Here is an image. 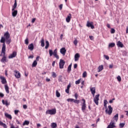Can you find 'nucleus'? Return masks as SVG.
Segmentation results:
<instances>
[{
	"label": "nucleus",
	"instance_id": "nucleus-54",
	"mask_svg": "<svg viewBox=\"0 0 128 128\" xmlns=\"http://www.w3.org/2000/svg\"><path fill=\"white\" fill-rule=\"evenodd\" d=\"M2 126H3V128H8V126H6V124H4L2 125Z\"/></svg>",
	"mask_w": 128,
	"mask_h": 128
},
{
	"label": "nucleus",
	"instance_id": "nucleus-26",
	"mask_svg": "<svg viewBox=\"0 0 128 128\" xmlns=\"http://www.w3.org/2000/svg\"><path fill=\"white\" fill-rule=\"evenodd\" d=\"M5 42L7 44H10L12 42V39L10 38H6Z\"/></svg>",
	"mask_w": 128,
	"mask_h": 128
},
{
	"label": "nucleus",
	"instance_id": "nucleus-45",
	"mask_svg": "<svg viewBox=\"0 0 128 128\" xmlns=\"http://www.w3.org/2000/svg\"><path fill=\"white\" fill-rule=\"evenodd\" d=\"M86 72H84L83 74H82V76L83 78H86Z\"/></svg>",
	"mask_w": 128,
	"mask_h": 128
},
{
	"label": "nucleus",
	"instance_id": "nucleus-5",
	"mask_svg": "<svg viewBox=\"0 0 128 128\" xmlns=\"http://www.w3.org/2000/svg\"><path fill=\"white\" fill-rule=\"evenodd\" d=\"M2 54H3V58L1 60L2 62H6V51L2 52Z\"/></svg>",
	"mask_w": 128,
	"mask_h": 128
},
{
	"label": "nucleus",
	"instance_id": "nucleus-19",
	"mask_svg": "<svg viewBox=\"0 0 128 128\" xmlns=\"http://www.w3.org/2000/svg\"><path fill=\"white\" fill-rule=\"evenodd\" d=\"M80 54H78V53L76 54L74 56V60L75 62H78V60H80Z\"/></svg>",
	"mask_w": 128,
	"mask_h": 128
},
{
	"label": "nucleus",
	"instance_id": "nucleus-21",
	"mask_svg": "<svg viewBox=\"0 0 128 128\" xmlns=\"http://www.w3.org/2000/svg\"><path fill=\"white\" fill-rule=\"evenodd\" d=\"M34 44H30L28 45V50H34Z\"/></svg>",
	"mask_w": 128,
	"mask_h": 128
},
{
	"label": "nucleus",
	"instance_id": "nucleus-63",
	"mask_svg": "<svg viewBox=\"0 0 128 128\" xmlns=\"http://www.w3.org/2000/svg\"><path fill=\"white\" fill-rule=\"evenodd\" d=\"M4 123L0 121V126H2V125L4 124Z\"/></svg>",
	"mask_w": 128,
	"mask_h": 128
},
{
	"label": "nucleus",
	"instance_id": "nucleus-46",
	"mask_svg": "<svg viewBox=\"0 0 128 128\" xmlns=\"http://www.w3.org/2000/svg\"><path fill=\"white\" fill-rule=\"evenodd\" d=\"M110 32L111 34H114V32H116V30H114V28H111Z\"/></svg>",
	"mask_w": 128,
	"mask_h": 128
},
{
	"label": "nucleus",
	"instance_id": "nucleus-23",
	"mask_svg": "<svg viewBox=\"0 0 128 128\" xmlns=\"http://www.w3.org/2000/svg\"><path fill=\"white\" fill-rule=\"evenodd\" d=\"M12 16H14V18H15V16H16V14H18V10H12Z\"/></svg>",
	"mask_w": 128,
	"mask_h": 128
},
{
	"label": "nucleus",
	"instance_id": "nucleus-43",
	"mask_svg": "<svg viewBox=\"0 0 128 128\" xmlns=\"http://www.w3.org/2000/svg\"><path fill=\"white\" fill-rule=\"evenodd\" d=\"M52 78H56V74L54 72H52Z\"/></svg>",
	"mask_w": 128,
	"mask_h": 128
},
{
	"label": "nucleus",
	"instance_id": "nucleus-62",
	"mask_svg": "<svg viewBox=\"0 0 128 128\" xmlns=\"http://www.w3.org/2000/svg\"><path fill=\"white\" fill-rule=\"evenodd\" d=\"M89 38L91 40H94V37L92 36H90Z\"/></svg>",
	"mask_w": 128,
	"mask_h": 128
},
{
	"label": "nucleus",
	"instance_id": "nucleus-16",
	"mask_svg": "<svg viewBox=\"0 0 128 128\" xmlns=\"http://www.w3.org/2000/svg\"><path fill=\"white\" fill-rule=\"evenodd\" d=\"M90 90L93 96H94V94H96V88L92 87L90 88Z\"/></svg>",
	"mask_w": 128,
	"mask_h": 128
},
{
	"label": "nucleus",
	"instance_id": "nucleus-15",
	"mask_svg": "<svg viewBox=\"0 0 128 128\" xmlns=\"http://www.w3.org/2000/svg\"><path fill=\"white\" fill-rule=\"evenodd\" d=\"M4 36L5 39L10 38V33L8 32H6L4 34Z\"/></svg>",
	"mask_w": 128,
	"mask_h": 128
},
{
	"label": "nucleus",
	"instance_id": "nucleus-25",
	"mask_svg": "<svg viewBox=\"0 0 128 128\" xmlns=\"http://www.w3.org/2000/svg\"><path fill=\"white\" fill-rule=\"evenodd\" d=\"M4 88H5V90L7 94H10V90H10V88H8V84H6L4 86Z\"/></svg>",
	"mask_w": 128,
	"mask_h": 128
},
{
	"label": "nucleus",
	"instance_id": "nucleus-1",
	"mask_svg": "<svg viewBox=\"0 0 128 128\" xmlns=\"http://www.w3.org/2000/svg\"><path fill=\"white\" fill-rule=\"evenodd\" d=\"M108 102L106 100H104V106L106 108L105 112L106 114H108L110 115L112 113V107L111 106H108V108H109V110H108V106L106 104H108Z\"/></svg>",
	"mask_w": 128,
	"mask_h": 128
},
{
	"label": "nucleus",
	"instance_id": "nucleus-14",
	"mask_svg": "<svg viewBox=\"0 0 128 128\" xmlns=\"http://www.w3.org/2000/svg\"><path fill=\"white\" fill-rule=\"evenodd\" d=\"M53 56H55L57 60H58V58H60V57L58 55V50H54V51Z\"/></svg>",
	"mask_w": 128,
	"mask_h": 128
},
{
	"label": "nucleus",
	"instance_id": "nucleus-17",
	"mask_svg": "<svg viewBox=\"0 0 128 128\" xmlns=\"http://www.w3.org/2000/svg\"><path fill=\"white\" fill-rule=\"evenodd\" d=\"M112 120H112L113 122H118V114H116L113 118H112Z\"/></svg>",
	"mask_w": 128,
	"mask_h": 128
},
{
	"label": "nucleus",
	"instance_id": "nucleus-52",
	"mask_svg": "<svg viewBox=\"0 0 128 128\" xmlns=\"http://www.w3.org/2000/svg\"><path fill=\"white\" fill-rule=\"evenodd\" d=\"M74 97H75L76 100H78V94H76V93L75 94Z\"/></svg>",
	"mask_w": 128,
	"mask_h": 128
},
{
	"label": "nucleus",
	"instance_id": "nucleus-39",
	"mask_svg": "<svg viewBox=\"0 0 128 128\" xmlns=\"http://www.w3.org/2000/svg\"><path fill=\"white\" fill-rule=\"evenodd\" d=\"M49 54H50V56H52V54H54V52H52V50H49Z\"/></svg>",
	"mask_w": 128,
	"mask_h": 128
},
{
	"label": "nucleus",
	"instance_id": "nucleus-56",
	"mask_svg": "<svg viewBox=\"0 0 128 128\" xmlns=\"http://www.w3.org/2000/svg\"><path fill=\"white\" fill-rule=\"evenodd\" d=\"M0 96L1 98H4V95L2 93H0Z\"/></svg>",
	"mask_w": 128,
	"mask_h": 128
},
{
	"label": "nucleus",
	"instance_id": "nucleus-41",
	"mask_svg": "<svg viewBox=\"0 0 128 128\" xmlns=\"http://www.w3.org/2000/svg\"><path fill=\"white\" fill-rule=\"evenodd\" d=\"M126 124L125 123H120V128H124V125Z\"/></svg>",
	"mask_w": 128,
	"mask_h": 128
},
{
	"label": "nucleus",
	"instance_id": "nucleus-44",
	"mask_svg": "<svg viewBox=\"0 0 128 128\" xmlns=\"http://www.w3.org/2000/svg\"><path fill=\"white\" fill-rule=\"evenodd\" d=\"M104 56L106 60H110V57L108 56L104 55Z\"/></svg>",
	"mask_w": 128,
	"mask_h": 128
},
{
	"label": "nucleus",
	"instance_id": "nucleus-40",
	"mask_svg": "<svg viewBox=\"0 0 128 128\" xmlns=\"http://www.w3.org/2000/svg\"><path fill=\"white\" fill-rule=\"evenodd\" d=\"M74 98H68V99H67V102H74Z\"/></svg>",
	"mask_w": 128,
	"mask_h": 128
},
{
	"label": "nucleus",
	"instance_id": "nucleus-57",
	"mask_svg": "<svg viewBox=\"0 0 128 128\" xmlns=\"http://www.w3.org/2000/svg\"><path fill=\"white\" fill-rule=\"evenodd\" d=\"M66 94H68V92H70V89L66 88Z\"/></svg>",
	"mask_w": 128,
	"mask_h": 128
},
{
	"label": "nucleus",
	"instance_id": "nucleus-42",
	"mask_svg": "<svg viewBox=\"0 0 128 128\" xmlns=\"http://www.w3.org/2000/svg\"><path fill=\"white\" fill-rule=\"evenodd\" d=\"M74 104H80V100H76V99L74 100Z\"/></svg>",
	"mask_w": 128,
	"mask_h": 128
},
{
	"label": "nucleus",
	"instance_id": "nucleus-10",
	"mask_svg": "<svg viewBox=\"0 0 128 128\" xmlns=\"http://www.w3.org/2000/svg\"><path fill=\"white\" fill-rule=\"evenodd\" d=\"M14 76L16 78H20V72L15 70H14Z\"/></svg>",
	"mask_w": 128,
	"mask_h": 128
},
{
	"label": "nucleus",
	"instance_id": "nucleus-50",
	"mask_svg": "<svg viewBox=\"0 0 128 128\" xmlns=\"http://www.w3.org/2000/svg\"><path fill=\"white\" fill-rule=\"evenodd\" d=\"M10 128H18V127L14 126V124H10Z\"/></svg>",
	"mask_w": 128,
	"mask_h": 128
},
{
	"label": "nucleus",
	"instance_id": "nucleus-64",
	"mask_svg": "<svg viewBox=\"0 0 128 128\" xmlns=\"http://www.w3.org/2000/svg\"><path fill=\"white\" fill-rule=\"evenodd\" d=\"M4 123L0 121V126H2V125L4 124Z\"/></svg>",
	"mask_w": 128,
	"mask_h": 128
},
{
	"label": "nucleus",
	"instance_id": "nucleus-7",
	"mask_svg": "<svg viewBox=\"0 0 128 128\" xmlns=\"http://www.w3.org/2000/svg\"><path fill=\"white\" fill-rule=\"evenodd\" d=\"M82 101L83 102V103L82 104V112H84L86 110V100L84 99H82Z\"/></svg>",
	"mask_w": 128,
	"mask_h": 128
},
{
	"label": "nucleus",
	"instance_id": "nucleus-55",
	"mask_svg": "<svg viewBox=\"0 0 128 128\" xmlns=\"http://www.w3.org/2000/svg\"><path fill=\"white\" fill-rule=\"evenodd\" d=\"M59 8H60V10H62V4H60Z\"/></svg>",
	"mask_w": 128,
	"mask_h": 128
},
{
	"label": "nucleus",
	"instance_id": "nucleus-6",
	"mask_svg": "<svg viewBox=\"0 0 128 128\" xmlns=\"http://www.w3.org/2000/svg\"><path fill=\"white\" fill-rule=\"evenodd\" d=\"M64 64H66V62H64V60L60 59L59 62L60 68H64Z\"/></svg>",
	"mask_w": 128,
	"mask_h": 128
},
{
	"label": "nucleus",
	"instance_id": "nucleus-27",
	"mask_svg": "<svg viewBox=\"0 0 128 128\" xmlns=\"http://www.w3.org/2000/svg\"><path fill=\"white\" fill-rule=\"evenodd\" d=\"M5 42L7 44H10L12 42V39L10 38H6Z\"/></svg>",
	"mask_w": 128,
	"mask_h": 128
},
{
	"label": "nucleus",
	"instance_id": "nucleus-49",
	"mask_svg": "<svg viewBox=\"0 0 128 128\" xmlns=\"http://www.w3.org/2000/svg\"><path fill=\"white\" fill-rule=\"evenodd\" d=\"M80 82V80H78L76 81V84H79Z\"/></svg>",
	"mask_w": 128,
	"mask_h": 128
},
{
	"label": "nucleus",
	"instance_id": "nucleus-9",
	"mask_svg": "<svg viewBox=\"0 0 128 128\" xmlns=\"http://www.w3.org/2000/svg\"><path fill=\"white\" fill-rule=\"evenodd\" d=\"M92 24V22H90V21H88L86 26H88V28H90L92 30H94V24Z\"/></svg>",
	"mask_w": 128,
	"mask_h": 128
},
{
	"label": "nucleus",
	"instance_id": "nucleus-60",
	"mask_svg": "<svg viewBox=\"0 0 128 128\" xmlns=\"http://www.w3.org/2000/svg\"><path fill=\"white\" fill-rule=\"evenodd\" d=\"M78 68V64H74V68Z\"/></svg>",
	"mask_w": 128,
	"mask_h": 128
},
{
	"label": "nucleus",
	"instance_id": "nucleus-47",
	"mask_svg": "<svg viewBox=\"0 0 128 128\" xmlns=\"http://www.w3.org/2000/svg\"><path fill=\"white\" fill-rule=\"evenodd\" d=\"M117 80H118V82H120L122 80V78H120V76H118L117 77Z\"/></svg>",
	"mask_w": 128,
	"mask_h": 128
},
{
	"label": "nucleus",
	"instance_id": "nucleus-11",
	"mask_svg": "<svg viewBox=\"0 0 128 128\" xmlns=\"http://www.w3.org/2000/svg\"><path fill=\"white\" fill-rule=\"evenodd\" d=\"M0 79L1 80V82L2 84H6V80L4 77L1 76Z\"/></svg>",
	"mask_w": 128,
	"mask_h": 128
},
{
	"label": "nucleus",
	"instance_id": "nucleus-61",
	"mask_svg": "<svg viewBox=\"0 0 128 128\" xmlns=\"http://www.w3.org/2000/svg\"><path fill=\"white\" fill-rule=\"evenodd\" d=\"M113 67H114V65L113 64H110L109 66L110 68H112Z\"/></svg>",
	"mask_w": 128,
	"mask_h": 128
},
{
	"label": "nucleus",
	"instance_id": "nucleus-48",
	"mask_svg": "<svg viewBox=\"0 0 128 128\" xmlns=\"http://www.w3.org/2000/svg\"><path fill=\"white\" fill-rule=\"evenodd\" d=\"M25 44H28V38L25 40Z\"/></svg>",
	"mask_w": 128,
	"mask_h": 128
},
{
	"label": "nucleus",
	"instance_id": "nucleus-20",
	"mask_svg": "<svg viewBox=\"0 0 128 128\" xmlns=\"http://www.w3.org/2000/svg\"><path fill=\"white\" fill-rule=\"evenodd\" d=\"M117 46L118 48H124V44H122L120 41H118L117 42Z\"/></svg>",
	"mask_w": 128,
	"mask_h": 128
},
{
	"label": "nucleus",
	"instance_id": "nucleus-53",
	"mask_svg": "<svg viewBox=\"0 0 128 128\" xmlns=\"http://www.w3.org/2000/svg\"><path fill=\"white\" fill-rule=\"evenodd\" d=\"M20 112V110H14V114H18V112Z\"/></svg>",
	"mask_w": 128,
	"mask_h": 128
},
{
	"label": "nucleus",
	"instance_id": "nucleus-18",
	"mask_svg": "<svg viewBox=\"0 0 128 128\" xmlns=\"http://www.w3.org/2000/svg\"><path fill=\"white\" fill-rule=\"evenodd\" d=\"M70 18H72V14H69L66 18V22H70Z\"/></svg>",
	"mask_w": 128,
	"mask_h": 128
},
{
	"label": "nucleus",
	"instance_id": "nucleus-30",
	"mask_svg": "<svg viewBox=\"0 0 128 128\" xmlns=\"http://www.w3.org/2000/svg\"><path fill=\"white\" fill-rule=\"evenodd\" d=\"M98 70V72H102L104 70V66L102 65L99 66Z\"/></svg>",
	"mask_w": 128,
	"mask_h": 128
},
{
	"label": "nucleus",
	"instance_id": "nucleus-31",
	"mask_svg": "<svg viewBox=\"0 0 128 128\" xmlns=\"http://www.w3.org/2000/svg\"><path fill=\"white\" fill-rule=\"evenodd\" d=\"M37 64H38V62H36V60H35L33 62V63H32V68H34V67L36 66Z\"/></svg>",
	"mask_w": 128,
	"mask_h": 128
},
{
	"label": "nucleus",
	"instance_id": "nucleus-36",
	"mask_svg": "<svg viewBox=\"0 0 128 128\" xmlns=\"http://www.w3.org/2000/svg\"><path fill=\"white\" fill-rule=\"evenodd\" d=\"M56 96L57 98H60V94L59 93L58 90H56Z\"/></svg>",
	"mask_w": 128,
	"mask_h": 128
},
{
	"label": "nucleus",
	"instance_id": "nucleus-38",
	"mask_svg": "<svg viewBox=\"0 0 128 128\" xmlns=\"http://www.w3.org/2000/svg\"><path fill=\"white\" fill-rule=\"evenodd\" d=\"M73 42H74V46L78 45V42L76 38H74V40Z\"/></svg>",
	"mask_w": 128,
	"mask_h": 128
},
{
	"label": "nucleus",
	"instance_id": "nucleus-32",
	"mask_svg": "<svg viewBox=\"0 0 128 128\" xmlns=\"http://www.w3.org/2000/svg\"><path fill=\"white\" fill-rule=\"evenodd\" d=\"M46 46H45V48L47 50V48H48V46H50V42H48V41L47 40L46 42Z\"/></svg>",
	"mask_w": 128,
	"mask_h": 128
},
{
	"label": "nucleus",
	"instance_id": "nucleus-35",
	"mask_svg": "<svg viewBox=\"0 0 128 128\" xmlns=\"http://www.w3.org/2000/svg\"><path fill=\"white\" fill-rule=\"evenodd\" d=\"M57 125L56 124L53 122L52 124V128H56Z\"/></svg>",
	"mask_w": 128,
	"mask_h": 128
},
{
	"label": "nucleus",
	"instance_id": "nucleus-28",
	"mask_svg": "<svg viewBox=\"0 0 128 128\" xmlns=\"http://www.w3.org/2000/svg\"><path fill=\"white\" fill-rule=\"evenodd\" d=\"M2 102L3 104H5L6 106H10V103H8V100L4 101V100H2Z\"/></svg>",
	"mask_w": 128,
	"mask_h": 128
},
{
	"label": "nucleus",
	"instance_id": "nucleus-2",
	"mask_svg": "<svg viewBox=\"0 0 128 128\" xmlns=\"http://www.w3.org/2000/svg\"><path fill=\"white\" fill-rule=\"evenodd\" d=\"M0 42H1V44H2V52H6V39L4 38V37L2 36L1 38V39L0 40Z\"/></svg>",
	"mask_w": 128,
	"mask_h": 128
},
{
	"label": "nucleus",
	"instance_id": "nucleus-58",
	"mask_svg": "<svg viewBox=\"0 0 128 128\" xmlns=\"http://www.w3.org/2000/svg\"><path fill=\"white\" fill-rule=\"evenodd\" d=\"M36 18H34L32 20V24H34V22H36Z\"/></svg>",
	"mask_w": 128,
	"mask_h": 128
},
{
	"label": "nucleus",
	"instance_id": "nucleus-34",
	"mask_svg": "<svg viewBox=\"0 0 128 128\" xmlns=\"http://www.w3.org/2000/svg\"><path fill=\"white\" fill-rule=\"evenodd\" d=\"M71 70H72V64L68 66V72H70Z\"/></svg>",
	"mask_w": 128,
	"mask_h": 128
},
{
	"label": "nucleus",
	"instance_id": "nucleus-51",
	"mask_svg": "<svg viewBox=\"0 0 128 128\" xmlns=\"http://www.w3.org/2000/svg\"><path fill=\"white\" fill-rule=\"evenodd\" d=\"M23 108H24V110H26V108H28V106L26 104L23 105Z\"/></svg>",
	"mask_w": 128,
	"mask_h": 128
},
{
	"label": "nucleus",
	"instance_id": "nucleus-24",
	"mask_svg": "<svg viewBox=\"0 0 128 128\" xmlns=\"http://www.w3.org/2000/svg\"><path fill=\"white\" fill-rule=\"evenodd\" d=\"M17 6H18V4L16 3V0H14V4L12 6V10H14L16 8Z\"/></svg>",
	"mask_w": 128,
	"mask_h": 128
},
{
	"label": "nucleus",
	"instance_id": "nucleus-4",
	"mask_svg": "<svg viewBox=\"0 0 128 128\" xmlns=\"http://www.w3.org/2000/svg\"><path fill=\"white\" fill-rule=\"evenodd\" d=\"M94 100L96 104V106H98V100H100V94H98L95 96Z\"/></svg>",
	"mask_w": 128,
	"mask_h": 128
},
{
	"label": "nucleus",
	"instance_id": "nucleus-59",
	"mask_svg": "<svg viewBox=\"0 0 128 128\" xmlns=\"http://www.w3.org/2000/svg\"><path fill=\"white\" fill-rule=\"evenodd\" d=\"M70 84H69L67 86V89L70 90Z\"/></svg>",
	"mask_w": 128,
	"mask_h": 128
},
{
	"label": "nucleus",
	"instance_id": "nucleus-13",
	"mask_svg": "<svg viewBox=\"0 0 128 128\" xmlns=\"http://www.w3.org/2000/svg\"><path fill=\"white\" fill-rule=\"evenodd\" d=\"M60 52L62 54H63V56H65L66 52V48H62L60 50Z\"/></svg>",
	"mask_w": 128,
	"mask_h": 128
},
{
	"label": "nucleus",
	"instance_id": "nucleus-12",
	"mask_svg": "<svg viewBox=\"0 0 128 128\" xmlns=\"http://www.w3.org/2000/svg\"><path fill=\"white\" fill-rule=\"evenodd\" d=\"M16 52H14L12 54L8 56V58H16Z\"/></svg>",
	"mask_w": 128,
	"mask_h": 128
},
{
	"label": "nucleus",
	"instance_id": "nucleus-33",
	"mask_svg": "<svg viewBox=\"0 0 128 128\" xmlns=\"http://www.w3.org/2000/svg\"><path fill=\"white\" fill-rule=\"evenodd\" d=\"M116 46L114 43H110L108 44V48H114Z\"/></svg>",
	"mask_w": 128,
	"mask_h": 128
},
{
	"label": "nucleus",
	"instance_id": "nucleus-37",
	"mask_svg": "<svg viewBox=\"0 0 128 128\" xmlns=\"http://www.w3.org/2000/svg\"><path fill=\"white\" fill-rule=\"evenodd\" d=\"M24 126H28V124H30V122L28 120H25L24 122Z\"/></svg>",
	"mask_w": 128,
	"mask_h": 128
},
{
	"label": "nucleus",
	"instance_id": "nucleus-8",
	"mask_svg": "<svg viewBox=\"0 0 128 128\" xmlns=\"http://www.w3.org/2000/svg\"><path fill=\"white\" fill-rule=\"evenodd\" d=\"M116 123L112 120H111V122L110 123V124L108 126L107 128H116Z\"/></svg>",
	"mask_w": 128,
	"mask_h": 128
},
{
	"label": "nucleus",
	"instance_id": "nucleus-29",
	"mask_svg": "<svg viewBox=\"0 0 128 128\" xmlns=\"http://www.w3.org/2000/svg\"><path fill=\"white\" fill-rule=\"evenodd\" d=\"M40 44L41 46H42V48H44V38H42Z\"/></svg>",
	"mask_w": 128,
	"mask_h": 128
},
{
	"label": "nucleus",
	"instance_id": "nucleus-22",
	"mask_svg": "<svg viewBox=\"0 0 128 128\" xmlns=\"http://www.w3.org/2000/svg\"><path fill=\"white\" fill-rule=\"evenodd\" d=\"M4 116L7 118H9L10 120H12V115L6 112L4 113Z\"/></svg>",
	"mask_w": 128,
	"mask_h": 128
},
{
	"label": "nucleus",
	"instance_id": "nucleus-3",
	"mask_svg": "<svg viewBox=\"0 0 128 128\" xmlns=\"http://www.w3.org/2000/svg\"><path fill=\"white\" fill-rule=\"evenodd\" d=\"M56 108H54L52 110H49L46 111V114H56Z\"/></svg>",
	"mask_w": 128,
	"mask_h": 128
}]
</instances>
